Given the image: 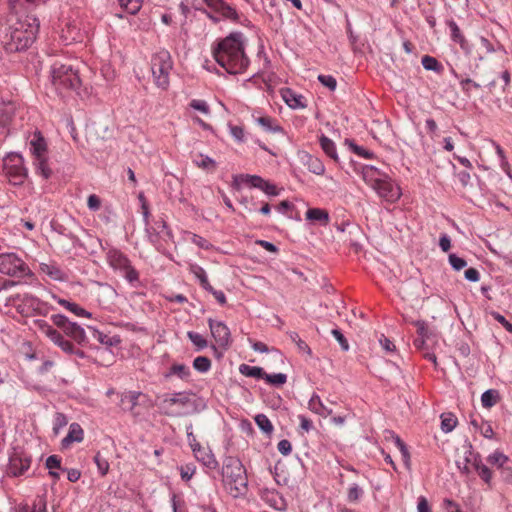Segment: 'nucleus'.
Instances as JSON below:
<instances>
[{
  "instance_id": "5701e85b",
  "label": "nucleus",
  "mask_w": 512,
  "mask_h": 512,
  "mask_svg": "<svg viewBox=\"0 0 512 512\" xmlns=\"http://www.w3.org/2000/svg\"><path fill=\"white\" fill-rule=\"evenodd\" d=\"M83 429L78 423H72L69 427L68 434L62 440V446L68 447L73 442H81L83 440Z\"/></svg>"
},
{
  "instance_id": "6ab92c4d",
  "label": "nucleus",
  "mask_w": 512,
  "mask_h": 512,
  "mask_svg": "<svg viewBox=\"0 0 512 512\" xmlns=\"http://www.w3.org/2000/svg\"><path fill=\"white\" fill-rule=\"evenodd\" d=\"M386 176L385 173L381 172L374 166H364L362 169V177L365 183L370 185L372 188L379 185L380 181Z\"/></svg>"
},
{
  "instance_id": "f8f14e48",
  "label": "nucleus",
  "mask_w": 512,
  "mask_h": 512,
  "mask_svg": "<svg viewBox=\"0 0 512 512\" xmlns=\"http://www.w3.org/2000/svg\"><path fill=\"white\" fill-rule=\"evenodd\" d=\"M31 465V457L22 449L15 448L9 457L8 474L14 477L23 475Z\"/></svg>"
},
{
  "instance_id": "69168bd1",
  "label": "nucleus",
  "mask_w": 512,
  "mask_h": 512,
  "mask_svg": "<svg viewBox=\"0 0 512 512\" xmlns=\"http://www.w3.org/2000/svg\"><path fill=\"white\" fill-rule=\"evenodd\" d=\"M500 476L503 481L512 484V460L509 461V464H506L500 470Z\"/></svg>"
},
{
  "instance_id": "680f3d73",
  "label": "nucleus",
  "mask_w": 512,
  "mask_h": 512,
  "mask_svg": "<svg viewBox=\"0 0 512 512\" xmlns=\"http://www.w3.org/2000/svg\"><path fill=\"white\" fill-rule=\"evenodd\" d=\"M45 466L48 470L62 469L61 458L58 455H50L45 462Z\"/></svg>"
},
{
  "instance_id": "6e6552de",
  "label": "nucleus",
  "mask_w": 512,
  "mask_h": 512,
  "mask_svg": "<svg viewBox=\"0 0 512 512\" xmlns=\"http://www.w3.org/2000/svg\"><path fill=\"white\" fill-rule=\"evenodd\" d=\"M4 170L9 182L15 186L22 185L28 176L24 159L19 154H10L5 158Z\"/></svg>"
},
{
  "instance_id": "f704fd0d",
  "label": "nucleus",
  "mask_w": 512,
  "mask_h": 512,
  "mask_svg": "<svg viewBox=\"0 0 512 512\" xmlns=\"http://www.w3.org/2000/svg\"><path fill=\"white\" fill-rule=\"evenodd\" d=\"M239 371L242 375L246 377H252L257 379H264L265 371L263 368L258 366H250L247 364H241L239 367Z\"/></svg>"
},
{
  "instance_id": "4d7b16f0",
  "label": "nucleus",
  "mask_w": 512,
  "mask_h": 512,
  "mask_svg": "<svg viewBox=\"0 0 512 512\" xmlns=\"http://www.w3.org/2000/svg\"><path fill=\"white\" fill-rule=\"evenodd\" d=\"M479 45L480 48L483 49L486 53L496 52L497 50H504L502 45L497 43V47H495V45L485 37L479 38Z\"/></svg>"
},
{
  "instance_id": "2f4dec72",
  "label": "nucleus",
  "mask_w": 512,
  "mask_h": 512,
  "mask_svg": "<svg viewBox=\"0 0 512 512\" xmlns=\"http://www.w3.org/2000/svg\"><path fill=\"white\" fill-rule=\"evenodd\" d=\"M34 166L36 174L40 175L45 180H48L53 174L46 157L34 159Z\"/></svg>"
},
{
  "instance_id": "bf43d9fd",
  "label": "nucleus",
  "mask_w": 512,
  "mask_h": 512,
  "mask_svg": "<svg viewBox=\"0 0 512 512\" xmlns=\"http://www.w3.org/2000/svg\"><path fill=\"white\" fill-rule=\"evenodd\" d=\"M351 150L360 157L370 159L374 156L373 152L366 150L362 146L355 144L353 141L349 142Z\"/></svg>"
},
{
  "instance_id": "79ce46f5",
  "label": "nucleus",
  "mask_w": 512,
  "mask_h": 512,
  "mask_svg": "<svg viewBox=\"0 0 512 512\" xmlns=\"http://www.w3.org/2000/svg\"><path fill=\"white\" fill-rule=\"evenodd\" d=\"M153 230L155 231L156 235L163 237L164 239L173 238L172 231L168 228L167 223L163 219L155 222Z\"/></svg>"
},
{
  "instance_id": "4c0bfd02",
  "label": "nucleus",
  "mask_w": 512,
  "mask_h": 512,
  "mask_svg": "<svg viewBox=\"0 0 512 512\" xmlns=\"http://www.w3.org/2000/svg\"><path fill=\"white\" fill-rule=\"evenodd\" d=\"M422 66L428 71L441 73L443 71L442 64L434 57L425 55L421 60Z\"/></svg>"
},
{
  "instance_id": "c756f323",
  "label": "nucleus",
  "mask_w": 512,
  "mask_h": 512,
  "mask_svg": "<svg viewBox=\"0 0 512 512\" xmlns=\"http://www.w3.org/2000/svg\"><path fill=\"white\" fill-rule=\"evenodd\" d=\"M190 272L199 280L200 285L206 291H212V286L208 281L206 271L198 264H191Z\"/></svg>"
},
{
  "instance_id": "4be33fe9",
  "label": "nucleus",
  "mask_w": 512,
  "mask_h": 512,
  "mask_svg": "<svg viewBox=\"0 0 512 512\" xmlns=\"http://www.w3.org/2000/svg\"><path fill=\"white\" fill-rule=\"evenodd\" d=\"M282 98L286 102V104L292 108H304L305 104L303 102L304 97L302 95L296 94L292 89L286 88L281 91Z\"/></svg>"
},
{
  "instance_id": "b1692460",
  "label": "nucleus",
  "mask_w": 512,
  "mask_h": 512,
  "mask_svg": "<svg viewBox=\"0 0 512 512\" xmlns=\"http://www.w3.org/2000/svg\"><path fill=\"white\" fill-rule=\"evenodd\" d=\"M53 298L58 302V304H60L61 306H63L65 309L69 310L76 316L87 317V318L91 317L90 312H88L87 310H85L84 308H82L81 306L76 304L75 302H70L66 299L57 297L56 295H53Z\"/></svg>"
},
{
  "instance_id": "dca6fc26",
  "label": "nucleus",
  "mask_w": 512,
  "mask_h": 512,
  "mask_svg": "<svg viewBox=\"0 0 512 512\" xmlns=\"http://www.w3.org/2000/svg\"><path fill=\"white\" fill-rule=\"evenodd\" d=\"M209 8L214 12L221 14L223 17L237 21L238 13L235 8L230 6L224 0H203Z\"/></svg>"
},
{
  "instance_id": "774afa93",
  "label": "nucleus",
  "mask_w": 512,
  "mask_h": 512,
  "mask_svg": "<svg viewBox=\"0 0 512 512\" xmlns=\"http://www.w3.org/2000/svg\"><path fill=\"white\" fill-rule=\"evenodd\" d=\"M491 316L500 323L508 332L512 333V323H510L503 315L499 312H491Z\"/></svg>"
},
{
  "instance_id": "09e8293b",
  "label": "nucleus",
  "mask_w": 512,
  "mask_h": 512,
  "mask_svg": "<svg viewBox=\"0 0 512 512\" xmlns=\"http://www.w3.org/2000/svg\"><path fill=\"white\" fill-rule=\"evenodd\" d=\"M193 368L200 373H206L211 368V360L206 356H198L193 361Z\"/></svg>"
},
{
  "instance_id": "4468645a",
  "label": "nucleus",
  "mask_w": 512,
  "mask_h": 512,
  "mask_svg": "<svg viewBox=\"0 0 512 512\" xmlns=\"http://www.w3.org/2000/svg\"><path fill=\"white\" fill-rule=\"evenodd\" d=\"M373 189L389 202H395L401 196L400 188L387 175Z\"/></svg>"
},
{
  "instance_id": "c9c22d12",
  "label": "nucleus",
  "mask_w": 512,
  "mask_h": 512,
  "mask_svg": "<svg viewBox=\"0 0 512 512\" xmlns=\"http://www.w3.org/2000/svg\"><path fill=\"white\" fill-rule=\"evenodd\" d=\"M509 461L508 456L498 450L487 457V462L495 466L499 471L504 465L509 464Z\"/></svg>"
},
{
  "instance_id": "0eeeda50",
  "label": "nucleus",
  "mask_w": 512,
  "mask_h": 512,
  "mask_svg": "<svg viewBox=\"0 0 512 512\" xmlns=\"http://www.w3.org/2000/svg\"><path fill=\"white\" fill-rule=\"evenodd\" d=\"M106 259L109 265L114 270L120 271L129 283L138 282L139 273L123 252L116 248H110L106 253Z\"/></svg>"
},
{
  "instance_id": "cd10ccee",
  "label": "nucleus",
  "mask_w": 512,
  "mask_h": 512,
  "mask_svg": "<svg viewBox=\"0 0 512 512\" xmlns=\"http://www.w3.org/2000/svg\"><path fill=\"white\" fill-rule=\"evenodd\" d=\"M80 36V31L76 25L68 23L66 27L62 29L61 39L65 45L79 41Z\"/></svg>"
},
{
  "instance_id": "bb28decb",
  "label": "nucleus",
  "mask_w": 512,
  "mask_h": 512,
  "mask_svg": "<svg viewBox=\"0 0 512 512\" xmlns=\"http://www.w3.org/2000/svg\"><path fill=\"white\" fill-rule=\"evenodd\" d=\"M309 409L314 412V413H317L321 416H331L333 414V410L326 407L320 397L317 395V394H313L312 397L310 398L309 400Z\"/></svg>"
},
{
  "instance_id": "7c9ffc66",
  "label": "nucleus",
  "mask_w": 512,
  "mask_h": 512,
  "mask_svg": "<svg viewBox=\"0 0 512 512\" xmlns=\"http://www.w3.org/2000/svg\"><path fill=\"white\" fill-rule=\"evenodd\" d=\"M34 166L36 174L40 175L45 180H48L53 174L46 157L34 159Z\"/></svg>"
},
{
  "instance_id": "c85d7f7f",
  "label": "nucleus",
  "mask_w": 512,
  "mask_h": 512,
  "mask_svg": "<svg viewBox=\"0 0 512 512\" xmlns=\"http://www.w3.org/2000/svg\"><path fill=\"white\" fill-rule=\"evenodd\" d=\"M141 396V392L129 391L121 396V404L123 409L133 412L135 407L138 405V399Z\"/></svg>"
},
{
  "instance_id": "ea45409f",
  "label": "nucleus",
  "mask_w": 512,
  "mask_h": 512,
  "mask_svg": "<svg viewBox=\"0 0 512 512\" xmlns=\"http://www.w3.org/2000/svg\"><path fill=\"white\" fill-rule=\"evenodd\" d=\"M394 443L401 453L402 460L407 469L411 468L410 453L406 444L401 440L399 436L394 437Z\"/></svg>"
},
{
  "instance_id": "603ef678",
  "label": "nucleus",
  "mask_w": 512,
  "mask_h": 512,
  "mask_svg": "<svg viewBox=\"0 0 512 512\" xmlns=\"http://www.w3.org/2000/svg\"><path fill=\"white\" fill-rule=\"evenodd\" d=\"M94 462L101 476H105L108 473L110 467L108 460L103 457L100 452H97L94 456Z\"/></svg>"
},
{
  "instance_id": "423d86ee",
  "label": "nucleus",
  "mask_w": 512,
  "mask_h": 512,
  "mask_svg": "<svg viewBox=\"0 0 512 512\" xmlns=\"http://www.w3.org/2000/svg\"><path fill=\"white\" fill-rule=\"evenodd\" d=\"M173 69L171 54L166 49H161L151 57V72L155 85L162 90H167L170 85V73Z\"/></svg>"
},
{
  "instance_id": "0e129e2a",
  "label": "nucleus",
  "mask_w": 512,
  "mask_h": 512,
  "mask_svg": "<svg viewBox=\"0 0 512 512\" xmlns=\"http://www.w3.org/2000/svg\"><path fill=\"white\" fill-rule=\"evenodd\" d=\"M332 335L335 337V339L338 341L339 345L341 346L343 351L349 350V343L343 333L338 329H333L331 331Z\"/></svg>"
},
{
  "instance_id": "412c9836",
  "label": "nucleus",
  "mask_w": 512,
  "mask_h": 512,
  "mask_svg": "<svg viewBox=\"0 0 512 512\" xmlns=\"http://www.w3.org/2000/svg\"><path fill=\"white\" fill-rule=\"evenodd\" d=\"M473 468L478 473L479 477L489 486H491L492 471L485 465L479 454L473 456Z\"/></svg>"
},
{
  "instance_id": "a19ab883",
  "label": "nucleus",
  "mask_w": 512,
  "mask_h": 512,
  "mask_svg": "<svg viewBox=\"0 0 512 512\" xmlns=\"http://www.w3.org/2000/svg\"><path fill=\"white\" fill-rule=\"evenodd\" d=\"M257 122L266 131L274 132V133L283 131L282 127L279 126L278 124H276L275 121L271 117H268V116L259 117V118H257Z\"/></svg>"
},
{
  "instance_id": "6e6d98bb",
  "label": "nucleus",
  "mask_w": 512,
  "mask_h": 512,
  "mask_svg": "<svg viewBox=\"0 0 512 512\" xmlns=\"http://www.w3.org/2000/svg\"><path fill=\"white\" fill-rule=\"evenodd\" d=\"M448 261L455 271H460L467 266V261L454 253L449 254Z\"/></svg>"
},
{
  "instance_id": "338daca9",
  "label": "nucleus",
  "mask_w": 512,
  "mask_h": 512,
  "mask_svg": "<svg viewBox=\"0 0 512 512\" xmlns=\"http://www.w3.org/2000/svg\"><path fill=\"white\" fill-rule=\"evenodd\" d=\"M67 417L63 413H56L54 419L53 430L57 433L61 428L67 425Z\"/></svg>"
},
{
  "instance_id": "de8ad7c7",
  "label": "nucleus",
  "mask_w": 512,
  "mask_h": 512,
  "mask_svg": "<svg viewBox=\"0 0 512 512\" xmlns=\"http://www.w3.org/2000/svg\"><path fill=\"white\" fill-rule=\"evenodd\" d=\"M264 380L275 387H280L287 382V375L284 373L267 374L265 372Z\"/></svg>"
},
{
  "instance_id": "a211bd4d",
  "label": "nucleus",
  "mask_w": 512,
  "mask_h": 512,
  "mask_svg": "<svg viewBox=\"0 0 512 512\" xmlns=\"http://www.w3.org/2000/svg\"><path fill=\"white\" fill-rule=\"evenodd\" d=\"M193 453L195 458L205 467L209 469H216L218 467V462L209 447L197 446Z\"/></svg>"
},
{
  "instance_id": "13d9d810",
  "label": "nucleus",
  "mask_w": 512,
  "mask_h": 512,
  "mask_svg": "<svg viewBox=\"0 0 512 512\" xmlns=\"http://www.w3.org/2000/svg\"><path fill=\"white\" fill-rule=\"evenodd\" d=\"M201 160L196 161V165L200 168L214 171L216 169V162L209 156L200 155Z\"/></svg>"
},
{
  "instance_id": "aec40b11",
  "label": "nucleus",
  "mask_w": 512,
  "mask_h": 512,
  "mask_svg": "<svg viewBox=\"0 0 512 512\" xmlns=\"http://www.w3.org/2000/svg\"><path fill=\"white\" fill-rule=\"evenodd\" d=\"M447 25L451 31V39L454 42L458 43L460 45L461 49L466 54H469L470 53V45H469L468 41L465 39L464 35L462 34L457 23L453 19H450L447 21Z\"/></svg>"
},
{
  "instance_id": "9b49d317",
  "label": "nucleus",
  "mask_w": 512,
  "mask_h": 512,
  "mask_svg": "<svg viewBox=\"0 0 512 512\" xmlns=\"http://www.w3.org/2000/svg\"><path fill=\"white\" fill-rule=\"evenodd\" d=\"M240 181L247 183L253 188H258L262 190L264 193H266L269 196H277L279 195V190L277 187L270 183L269 181L263 179L262 177L258 175H249V174H241V175H235L233 177L232 182V188L235 190H240L241 184Z\"/></svg>"
},
{
  "instance_id": "49530a36",
  "label": "nucleus",
  "mask_w": 512,
  "mask_h": 512,
  "mask_svg": "<svg viewBox=\"0 0 512 512\" xmlns=\"http://www.w3.org/2000/svg\"><path fill=\"white\" fill-rule=\"evenodd\" d=\"M257 426L266 434H271L273 431V425L265 414H258L254 418Z\"/></svg>"
},
{
  "instance_id": "20e7f679",
  "label": "nucleus",
  "mask_w": 512,
  "mask_h": 512,
  "mask_svg": "<svg viewBox=\"0 0 512 512\" xmlns=\"http://www.w3.org/2000/svg\"><path fill=\"white\" fill-rule=\"evenodd\" d=\"M225 488L233 498L244 496L248 491L246 469L236 457H226L222 467Z\"/></svg>"
},
{
  "instance_id": "58836bf2",
  "label": "nucleus",
  "mask_w": 512,
  "mask_h": 512,
  "mask_svg": "<svg viewBox=\"0 0 512 512\" xmlns=\"http://www.w3.org/2000/svg\"><path fill=\"white\" fill-rule=\"evenodd\" d=\"M499 399V393L497 390L489 389L486 390L481 396L482 406L485 408H491L494 406Z\"/></svg>"
},
{
  "instance_id": "ddd939ff",
  "label": "nucleus",
  "mask_w": 512,
  "mask_h": 512,
  "mask_svg": "<svg viewBox=\"0 0 512 512\" xmlns=\"http://www.w3.org/2000/svg\"><path fill=\"white\" fill-rule=\"evenodd\" d=\"M208 326L217 345L224 350L228 349L231 344V333L228 326L224 322L212 318L208 319Z\"/></svg>"
},
{
  "instance_id": "2eb2a0df",
  "label": "nucleus",
  "mask_w": 512,
  "mask_h": 512,
  "mask_svg": "<svg viewBox=\"0 0 512 512\" xmlns=\"http://www.w3.org/2000/svg\"><path fill=\"white\" fill-rule=\"evenodd\" d=\"M16 105L12 101L0 102V133L7 137L9 135V126L14 118Z\"/></svg>"
},
{
  "instance_id": "e2e57ef3",
  "label": "nucleus",
  "mask_w": 512,
  "mask_h": 512,
  "mask_svg": "<svg viewBox=\"0 0 512 512\" xmlns=\"http://www.w3.org/2000/svg\"><path fill=\"white\" fill-rule=\"evenodd\" d=\"M496 153L497 155L499 156L500 158V166L501 168L503 169V171H505L508 175H510V166H509V163L506 159V156H505V153H504V150L503 148L500 146V145H496Z\"/></svg>"
},
{
  "instance_id": "37998d69",
  "label": "nucleus",
  "mask_w": 512,
  "mask_h": 512,
  "mask_svg": "<svg viewBox=\"0 0 512 512\" xmlns=\"http://www.w3.org/2000/svg\"><path fill=\"white\" fill-rule=\"evenodd\" d=\"M289 337L291 339L292 342H294L298 348V350L302 353H305L307 354L308 356H312V350L311 348L309 347V345L303 341L297 332H289Z\"/></svg>"
},
{
  "instance_id": "a18cd8bd",
  "label": "nucleus",
  "mask_w": 512,
  "mask_h": 512,
  "mask_svg": "<svg viewBox=\"0 0 512 512\" xmlns=\"http://www.w3.org/2000/svg\"><path fill=\"white\" fill-rule=\"evenodd\" d=\"M307 166L309 171L316 175H322L325 172L324 164L317 157L308 156Z\"/></svg>"
},
{
  "instance_id": "f257e3e1",
  "label": "nucleus",
  "mask_w": 512,
  "mask_h": 512,
  "mask_svg": "<svg viewBox=\"0 0 512 512\" xmlns=\"http://www.w3.org/2000/svg\"><path fill=\"white\" fill-rule=\"evenodd\" d=\"M212 54L215 61L230 74H241L249 65V58L245 54L244 35L241 32H232L219 40L213 47Z\"/></svg>"
},
{
  "instance_id": "f03ea898",
  "label": "nucleus",
  "mask_w": 512,
  "mask_h": 512,
  "mask_svg": "<svg viewBox=\"0 0 512 512\" xmlns=\"http://www.w3.org/2000/svg\"><path fill=\"white\" fill-rule=\"evenodd\" d=\"M39 21L34 16H26L9 27L3 37V48L7 53H17L28 49L36 39Z\"/></svg>"
},
{
  "instance_id": "3c124183",
  "label": "nucleus",
  "mask_w": 512,
  "mask_h": 512,
  "mask_svg": "<svg viewBox=\"0 0 512 512\" xmlns=\"http://www.w3.org/2000/svg\"><path fill=\"white\" fill-rule=\"evenodd\" d=\"M121 7L130 14H136L142 6L143 0H118Z\"/></svg>"
},
{
  "instance_id": "473e14b6",
  "label": "nucleus",
  "mask_w": 512,
  "mask_h": 512,
  "mask_svg": "<svg viewBox=\"0 0 512 512\" xmlns=\"http://www.w3.org/2000/svg\"><path fill=\"white\" fill-rule=\"evenodd\" d=\"M40 268L44 274L48 275L53 280L64 281L66 278L65 273L55 264L42 263Z\"/></svg>"
},
{
  "instance_id": "e433bc0d",
  "label": "nucleus",
  "mask_w": 512,
  "mask_h": 512,
  "mask_svg": "<svg viewBox=\"0 0 512 512\" xmlns=\"http://www.w3.org/2000/svg\"><path fill=\"white\" fill-rule=\"evenodd\" d=\"M457 418L452 413H443L441 415V430L444 433L451 432L457 425Z\"/></svg>"
},
{
  "instance_id": "1a4fd4ad",
  "label": "nucleus",
  "mask_w": 512,
  "mask_h": 512,
  "mask_svg": "<svg viewBox=\"0 0 512 512\" xmlns=\"http://www.w3.org/2000/svg\"><path fill=\"white\" fill-rule=\"evenodd\" d=\"M0 273L18 278L32 275L28 265L14 253L0 254Z\"/></svg>"
},
{
  "instance_id": "72a5a7b5",
  "label": "nucleus",
  "mask_w": 512,
  "mask_h": 512,
  "mask_svg": "<svg viewBox=\"0 0 512 512\" xmlns=\"http://www.w3.org/2000/svg\"><path fill=\"white\" fill-rule=\"evenodd\" d=\"M320 145L327 156H329L336 162L338 161L335 143L330 138H328L325 135H322L320 137Z\"/></svg>"
},
{
  "instance_id": "f3484780",
  "label": "nucleus",
  "mask_w": 512,
  "mask_h": 512,
  "mask_svg": "<svg viewBox=\"0 0 512 512\" xmlns=\"http://www.w3.org/2000/svg\"><path fill=\"white\" fill-rule=\"evenodd\" d=\"M29 144L34 159L46 157L47 143L40 131L34 132Z\"/></svg>"
},
{
  "instance_id": "c03bdc74",
  "label": "nucleus",
  "mask_w": 512,
  "mask_h": 512,
  "mask_svg": "<svg viewBox=\"0 0 512 512\" xmlns=\"http://www.w3.org/2000/svg\"><path fill=\"white\" fill-rule=\"evenodd\" d=\"M187 337L196 347L197 351L203 350L208 346L207 340L199 333L194 331H188Z\"/></svg>"
},
{
  "instance_id": "8fccbe9b",
  "label": "nucleus",
  "mask_w": 512,
  "mask_h": 512,
  "mask_svg": "<svg viewBox=\"0 0 512 512\" xmlns=\"http://www.w3.org/2000/svg\"><path fill=\"white\" fill-rule=\"evenodd\" d=\"M170 375H177L181 379H187L190 375V370L184 364H173L166 377H169Z\"/></svg>"
},
{
  "instance_id": "39448f33",
  "label": "nucleus",
  "mask_w": 512,
  "mask_h": 512,
  "mask_svg": "<svg viewBox=\"0 0 512 512\" xmlns=\"http://www.w3.org/2000/svg\"><path fill=\"white\" fill-rule=\"evenodd\" d=\"M50 74L52 86L61 96L70 91H77L81 86L78 71L70 64L55 61L51 66Z\"/></svg>"
},
{
  "instance_id": "393cba45",
  "label": "nucleus",
  "mask_w": 512,
  "mask_h": 512,
  "mask_svg": "<svg viewBox=\"0 0 512 512\" xmlns=\"http://www.w3.org/2000/svg\"><path fill=\"white\" fill-rule=\"evenodd\" d=\"M306 219L309 221L319 222V224L326 226L329 223V213L325 209L310 208L306 212Z\"/></svg>"
},
{
  "instance_id": "9d476101",
  "label": "nucleus",
  "mask_w": 512,
  "mask_h": 512,
  "mask_svg": "<svg viewBox=\"0 0 512 512\" xmlns=\"http://www.w3.org/2000/svg\"><path fill=\"white\" fill-rule=\"evenodd\" d=\"M51 320L65 335L72 338L78 344L83 345L87 342L85 330L76 322H71L65 315L54 314L51 316Z\"/></svg>"
},
{
  "instance_id": "052dcab7",
  "label": "nucleus",
  "mask_w": 512,
  "mask_h": 512,
  "mask_svg": "<svg viewBox=\"0 0 512 512\" xmlns=\"http://www.w3.org/2000/svg\"><path fill=\"white\" fill-rule=\"evenodd\" d=\"M318 80L322 85L327 87L329 90L334 91L336 89L337 81L332 75L320 74L318 76Z\"/></svg>"
},
{
  "instance_id": "7ed1b4c3",
  "label": "nucleus",
  "mask_w": 512,
  "mask_h": 512,
  "mask_svg": "<svg viewBox=\"0 0 512 512\" xmlns=\"http://www.w3.org/2000/svg\"><path fill=\"white\" fill-rule=\"evenodd\" d=\"M155 406L160 414L171 418L186 417L199 412L195 395L187 391L156 396Z\"/></svg>"
},
{
  "instance_id": "5fc2aeb1",
  "label": "nucleus",
  "mask_w": 512,
  "mask_h": 512,
  "mask_svg": "<svg viewBox=\"0 0 512 512\" xmlns=\"http://www.w3.org/2000/svg\"><path fill=\"white\" fill-rule=\"evenodd\" d=\"M53 343L68 354H72L74 352V345L70 341L66 340L61 333L53 340Z\"/></svg>"
},
{
  "instance_id": "a878e982",
  "label": "nucleus",
  "mask_w": 512,
  "mask_h": 512,
  "mask_svg": "<svg viewBox=\"0 0 512 512\" xmlns=\"http://www.w3.org/2000/svg\"><path fill=\"white\" fill-rule=\"evenodd\" d=\"M88 329L95 340L107 347L117 346L121 342L118 336L110 337L93 327H88Z\"/></svg>"
},
{
  "instance_id": "864d4df0",
  "label": "nucleus",
  "mask_w": 512,
  "mask_h": 512,
  "mask_svg": "<svg viewBox=\"0 0 512 512\" xmlns=\"http://www.w3.org/2000/svg\"><path fill=\"white\" fill-rule=\"evenodd\" d=\"M364 494L363 489L358 484H353L347 492V500L350 503L358 502Z\"/></svg>"
}]
</instances>
